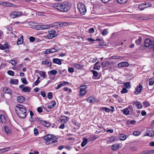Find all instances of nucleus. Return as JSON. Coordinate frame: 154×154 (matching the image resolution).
I'll list each match as a JSON object with an SVG mask.
<instances>
[{"mask_svg": "<svg viewBox=\"0 0 154 154\" xmlns=\"http://www.w3.org/2000/svg\"><path fill=\"white\" fill-rule=\"evenodd\" d=\"M143 106L146 107L149 106L150 105V104L147 101H144L143 103Z\"/></svg>", "mask_w": 154, "mask_h": 154, "instance_id": "nucleus-32", "label": "nucleus"}, {"mask_svg": "<svg viewBox=\"0 0 154 154\" xmlns=\"http://www.w3.org/2000/svg\"><path fill=\"white\" fill-rule=\"evenodd\" d=\"M78 8L80 13L84 15L86 13V8L85 5L81 3H79L77 5Z\"/></svg>", "mask_w": 154, "mask_h": 154, "instance_id": "nucleus-3", "label": "nucleus"}, {"mask_svg": "<svg viewBox=\"0 0 154 154\" xmlns=\"http://www.w3.org/2000/svg\"><path fill=\"white\" fill-rule=\"evenodd\" d=\"M48 97L50 99H51L52 98V94L51 92H50L48 93Z\"/></svg>", "mask_w": 154, "mask_h": 154, "instance_id": "nucleus-52", "label": "nucleus"}, {"mask_svg": "<svg viewBox=\"0 0 154 154\" xmlns=\"http://www.w3.org/2000/svg\"><path fill=\"white\" fill-rule=\"evenodd\" d=\"M147 5V3L146 2H144L143 3L141 4L140 5H139L138 6V8L140 10H143L145 8H146L149 7H150L152 6V5L150 4H148L147 5H149V6H146Z\"/></svg>", "mask_w": 154, "mask_h": 154, "instance_id": "nucleus-7", "label": "nucleus"}, {"mask_svg": "<svg viewBox=\"0 0 154 154\" xmlns=\"http://www.w3.org/2000/svg\"><path fill=\"white\" fill-rule=\"evenodd\" d=\"M34 134L35 135H38V129L36 128H35L34 129Z\"/></svg>", "mask_w": 154, "mask_h": 154, "instance_id": "nucleus-64", "label": "nucleus"}, {"mask_svg": "<svg viewBox=\"0 0 154 154\" xmlns=\"http://www.w3.org/2000/svg\"><path fill=\"white\" fill-rule=\"evenodd\" d=\"M68 71L69 72L72 73L74 72V69L73 68L70 67L68 68Z\"/></svg>", "mask_w": 154, "mask_h": 154, "instance_id": "nucleus-60", "label": "nucleus"}, {"mask_svg": "<svg viewBox=\"0 0 154 154\" xmlns=\"http://www.w3.org/2000/svg\"><path fill=\"white\" fill-rule=\"evenodd\" d=\"M124 85L125 87H126L128 89L130 88L131 87L130 83L129 82L124 83Z\"/></svg>", "mask_w": 154, "mask_h": 154, "instance_id": "nucleus-33", "label": "nucleus"}, {"mask_svg": "<svg viewBox=\"0 0 154 154\" xmlns=\"http://www.w3.org/2000/svg\"><path fill=\"white\" fill-rule=\"evenodd\" d=\"M53 61L54 63H56L59 65H60L61 63V60L58 58L53 59Z\"/></svg>", "mask_w": 154, "mask_h": 154, "instance_id": "nucleus-17", "label": "nucleus"}, {"mask_svg": "<svg viewBox=\"0 0 154 154\" xmlns=\"http://www.w3.org/2000/svg\"><path fill=\"white\" fill-rule=\"evenodd\" d=\"M127 91H128L126 88H122V90L121 91V92L122 94H124L126 93Z\"/></svg>", "mask_w": 154, "mask_h": 154, "instance_id": "nucleus-57", "label": "nucleus"}, {"mask_svg": "<svg viewBox=\"0 0 154 154\" xmlns=\"http://www.w3.org/2000/svg\"><path fill=\"white\" fill-rule=\"evenodd\" d=\"M60 27L66 26L67 25V23L66 22H60Z\"/></svg>", "mask_w": 154, "mask_h": 154, "instance_id": "nucleus-49", "label": "nucleus"}, {"mask_svg": "<svg viewBox=\"0 0 154 154\" xmlns=\"http://www.w3.org/2000/svg\"><path fill=\"white\" fill-rule=\"evenodd\" d=\"M51 26L48 25H42V29H49Z\"/></svg>", "mask_w": 154, "mask_h": 154, "instance_id": "nucleus-31", "label": "nucleus"}, {"mask_svg": "<svg viewBox=\"0 0 154 154\" xmlns=\"http://www.w3.org/2000/svg\"><path fill=\"white\" fill-rule=\"evenodd\" d=\"M42 124L43 125L47 127H49L50 125L49 122H47L45 121H43V122H42Z\"/></svg>", "mask_w": 154, "mask_h": 154, "instance_id": "nucleus-26", "label": "nucleus"}, {"mask_svg": "<svg viewBox=\"0 0 154 154\" xmlns=\"http://www.w3.org/2000/svg\"><path fill=\"white\" fill-rule=\"evenodd\" d=\"M141 132L140 131H134L133 132V134L135 136H138L140 134Z\"/></svg>", "mask_w": 154, "mask_h": 154, "instance_id": "nucleus-45", "label": "nucleus"}, {"mask_svg": "<svg viewBox=\"0 0 154 154\" xmlns=\"http://www.w3.org/2000/svg\"><path fill=\"white\" fill-rule=\"evenodd\" d=\"M128 0H116L117 2L120 4H123L126 3Z\"/></svg>", "mask_w": 154, "mask_h": 154, "instance_id": "nucleus-39", "label": "nucleus"}, {"mask_svg": "<svg viewBox=\"0 0 154 154\" xmlns=\"http://www.w3.org/2000/svg\"><path fill=\"white\" fill-rule=\"evenodd\" d=\"M25 100V98L22 96H19L17 98V101L20 103H23Z\"/></svg>", "mask_w": 154, "mask_h": 154, "instance_id": "nucleus-15", "label": "nucleus"}, {"mask_svg": "<svg viewBox=\"0 0 154 154\" xmlns=\"http://www.w3.org/2000/svg\"><path fill=\"white\" fill-rule=\"evenodd\" d=\"M92 72H93L94 76H97L98 75V72L97 71L94 70H92Z\"/></svg>", "mask_w": 154, "mask_h": 154, "instance_id": "nucleus-63", "label": "nucleus"}, {"mask_svg": "<svg viewBox=\"0 0 154 154\" xmlns=\"http://www.w3.org/2000/svg\"><path fill=\"white\" fill-rule=\"evenodd\" d=\"M21 14L22 13L20 11H14L10 14V17L11 18L14 19L19 17Z\"/></svg>", "mask_w": 154, "mask_h": 154, "instance_id": "nucleus-5", "label": "nucleus"}, {"mask_svg": "<svg viewBox=\"0 0 154 154\" xmlns=\"http://www.w3.org/2000/svg\"><path fill=\"white\" fill-rule=\"evenodd\" d=\"M142 42V38L140 36L139 37L138 39L135 41V43L137 45H141Z\"/></svg>", "mask_w": 154, "mask_h": 154, "instance_id": "nucleus-22", "label": "nucleus"}, {"mask_svg": "<svg viewBox=\"0 0 154 154\" xmlns=\"http://www.w3.org/2000/svg\"><path fill=\"white\" fill-rule=\"evenodd\" d=\"M6 121V119L4 116L1 115L0 116V122L2 123H5Z\"/></svg>", "mask_w": 154, "mask_h": 154, "instance_id": "nucleus-12", "label": "nucleus"}, {"mask_svg": "<svg viewBox=\"0 0 154 154\" xmlns=\"http://www.w3.org/2000/svg\"><path fill=\"white\" fill-rule=\"evenodd\" d=\"M109 63L108 61H104L103 63H102L101 65L104 68L106 67H108L109 66Z\"/></svg>", "mask_w": 154, "mask_h": 154, "instance_id": "nucleus-20", "label": "nucleus"}, {"mask_svg": "<svg viewBox=\"0 0 154 154\" xmlns=\"http://www.w3.org/2000/svg\"><path fill=\"white\" fill-rule=\"evenodd\" d=\"M46 72L44 71H40L39 72L40 75L42 77H45L46 75Z\"/></svg>", "mask_w": 154, "mask_h": 154, "instance_id": "nucleus-43", "label": "nucleus"}, {"mask_svg": "<svg viewBox=\"0 0 154 154\" xmlns=\"http://www.w3.org/2000/svg\"><path fill=\"white\" fill-rule=\"evenodd\" d=\"M143 89V87L142 85H139L137 86L135 89L134 93L135 94H138L140 93Z\"/></svg>", "mask_w": 154, "mask_h": 154, "instance_id": "nucleus-10", "label": "nucleus"}, {"mask_svg": "<svg viewBox=\"0 0 154 154\" xmlns=\"http://www.w3.org/2000/svg\"><path fill=\"white\" fill-rule=\"evenodd\" d=\"M16 5L11 3L9 2H6V7H15Z\"/></svg>", "mask_w": 154, "mask_h": 154, "instance_id": "nucleus-35", "label": "nucleus"}, {"mask_svg": "<svg viewBox=\"0 0 154 154\" xmlns=\"http://www.w3.org/2000/svg\"><path fill=\"white\" fill-rule=\"evenodd\" d=\"M133 103H134L136 105H137L138 108L139 109L141 108L142 106L141 103H140L138 102H134Z\"/></svg>", "mask_w": 154, "mask_h": 154, "instance_id": "nucleus-30", "label": "nucleus"}, {"mask_svg": "<svg viewBox=\"0 0 154 154\" xmlns=\"http://www.w3.org/2000/svg\"><path fill=\"white\" fill-rule=\"evenodd\" d=\"M3 91L6 93L11 94V90L9 88H5L3 89Z\"/></svg>", "mask_w": 154, "mask_h": 154, "instance_id": "nucleus-38", "label": "nucleus"}, {"mask_svg": "<svg viewBox=\"0 0 154 154\" xmlns=\"http://www.w3.org/2000/svg\"><path fill=\"white\" fill-rule=\"evenodd\" d=\"M8 74L9 75L13 76L14 75V72L11 70H9L7 72Z\"/></svg>", "mask_w": 154, "mask_h": 154, "instance_id": "nucleus-53", "label": "nucleus"}, {"mask_svg": "<svg viewBox=\"0 0 154 154\" xmlns=\"http://www.w3.org/2000/svg\"><path fill=\"white\" fill-rule=\"evenodd\" d=\"M108 33V30L107 29H104L102 32L101 34L103 35H105Z\"/></svg>", "mask_w": 154, "mask_h": 154, "instance_id": "nucleus-40", "label": "nucleus"}, {"mask_svg": "<svg viewBox=\"0 0 154 154\" xmlns=\"http://www.w3.org/2000/svg\"><path fill=\"white\" fill-rule=\"evenodd\" d=\"M130 149L131 150L135 151L137 149V148L135 146H131L130 147Z\"/></svg>", "mask_w": 154, "mask_h": 154, "instance_id": "nucleus-62", "label": "nucleus"}, {"mask_svg": "<svg viewBox=\"0 0 154 154\" xmlns=\"http://www.w3.org/2000/svg\"><path fill=\"white\" fill-rule=\"evenodd\" d=\"M38 112L39 113H41L42 112V108L41 107H39L37 109Z\"/></svg>", "mask_w": 154, "mask_h": 154, "instance_id": "nucleus-55", "label": "nucleus"}, {"mask_svg": "<svg viewBox=\"0 0 154 154\" xmlns=\"http://www.w3.org/2000/svg\"><path fill=\"white\" fill-rule=\"evenodd\" d=\"M50 49L51 53L57 52L59 50V49L58 48H57V47L56 46H54V48H53Z\"/></svg>", "mask_w": 154, "mask_h": 154, "instance_id": "nucleus-36", "label": "nucleus"}, {"mask_svg": "<svg viewBox=\"0 0 154 154\" xmlns=\"http://www.w3.org/2000/svg\"><path fill=\"white\" fill-rule=\"evenodd\" d=\"M48 32V34H51L52 35H54V37L55 36V34L56 33V31L55 30H49Z\"/></svg>", "mask_w": 154, "mask_h": 154, "instance_id": "nucleus-34", "label": "nucleus"}, {"mask_svg": "<svg viewBox=\"0 0 154 154\" xmlns=\"http://www.w3.org/2000/svg\"><path fill=\"white\" fill-rule=\"evenodd\" d=\"M5 49L8 48L9 45L7 42H5L3 45Z\"/></svg>", "mask_w": 154, "mask_h": 154, "instance_id": "nucleus-61", "label": "nucleus"}, {"mask_svg": "<svg viewBox=\"0 0 154 154\" xmlns=\"http://www.w3.org/2000/svg\"><path fill=\"white\" fill-rule=\"evenodd\" d=\"M101 109L107 112H109L110 110L109 108L106 107H102Z\"/></svg>", "mask_w": 154, "mask_h": 154, "instance_id": "nucleus-54", "label": "nucleus"}, {"mask_svg": "<svg viewBox=\"0 0 154 154\" xmlns=\"http://www.w3.org/2000/svg\"><path fill=\"white\" fill-rule=\"evenodd\" d=\"M46 38L50 39L53 38L54 37V35H52L51 34H48V35H45V36Z\"/></svg>", "mask_w": 154, "mask_h": 154, "instance_id": "nucleus-47", "label": "nucleus"}, {"mask_svg": "<svg viewBox=\"0 0 154 154\" xmlns=\"http://www.w3.org/2000/svg\"><path fill=\"white\" fill-rule=\"evenodd\" d=\"M9 63H11L12 66H16L17 64V63L16 61L13 60H10L9 61Z\"/></svg>", "mask_w": 154, "mask_h": 154, "instance_id": "nucleus-46", "label": "nucleus"}, {"mask_svg": "<svg viewBox=\"0 0 154 154\" xmlns=\"http://www.w3.org/2000/svg\"><path fill=\"white\" fill-rule=\"evenodd\" d=\"M153 44V42H152L151 39L149 38L146 39L145 41L144 45L146 47H149L151 45H152Z\"/></svg>", "mask_w": 154, "mask_h": 154, "instance_id": "nucleus-8", "label": "nucleus"}, {"mask_svg": "<svg viewBox=\"0 0 154 154\" xmlns=\"http://www.w3.org/2000/svg\"><path fill=\"white\" fill-rule=\"evenodd\" d=\"M150 153V150H146L137 154H149Z\"/></svg>", "mask_w": 154, "mask_h": 154, "instance_id": "nucleus-44", "label": "nucleus"}, {"mask_svg": "<svg viewBox=\"0 0 154 154\" xmlns=\"http://www.w3.org/2000/svg\"><path fill=\"white\" fill-rule=\"evenodd\" d=\"M124 114L125 115H128L129 114V111L128 108H125L124 109L123 111Z\"/></svg>", "mask_w": 154, "mask_h": 154, "instance_id": "nucleus-41", "label": "nucleus"}, {"mask_svg": "<svg viewBox=\"0 0 154 154\" xmlns=\"http://www.w3.org/2000/svg\"><path fill=\"white\" fill-rule=\"evenodd\" d=\"M146 135L149 137L154 136V131H148L146 133Z\"/></svg>", "mask_w": 154, "mask_h": 154, "instance_id": "nucleus-14", "label": "nucleus"}, {"mask_svg": "<svg viewBox=\"0 0 154 154\" xmlns=\"http://www.w3.org/2000/svg\"><path fill=\"white\" fill-rule=\"evenodd\" d=\"M56 104V103L55 101H52L50 104V105L48 106V107L49 109L52 108L55 106Z\"/></svg>", "mask_w": 154, "mask_h": 154, "instance_id": "nucleus-21", "label": "nucleus"}, {"mask_svg": "<svg viewBox=\"0 0 154 154\" xmlns=\"http://www.w3.org/2000/svg\"><path fill=\"white\" fill-rule=\"evenodd\" d=\"M100 68V66L98 65H94L93 69H94L99 70Z\"/></svg>", "mask_w": 154, "mask_h": 154, "instance_id": "nucleus-56", "label": "nucleus"}, {"mask_svg": "<svg viewBox=\"0 0 154 154\" xmlns=\"http://www.w3.org/2000/svg\"><path fill=\"white\" fill-rule=\"evenodd\" d=\"M11 148L10 147H7L3 149H0V152H4L7 151Z\"/></svg>", "mask_w": 154, "mask_h": 154, "instance_id": "nucleus-27", "label": "nucleus"}, {"mask_svg": "<svg viewBox=\"0 0 154 154\" xmlns=\"http://www.w3.org/2000/svg\"><path fill=\"white\" fill-rule=\"evenodd\" d=\"M120 139L121 140H124L126 138V136L124 134H121L120 135Z\"/></svg>", "mask_w": 154, "mask_h": 154, "instance_id": "nucleus-29", "label": "nucleus"}, {"mask_svg": "<svg viewBox=\"0 0 154 154\" xmlns=\"http://www.w3.org/2000/svg\"><path fill=\"white\" fill-rule=\"evenodd\" d=\"M60 84L56 88V89L57 90L59 89L60 88L63 87V86L66 85L67 84V82H60Z\"/></svg>", "mask_w": 154, "mask_h": 154, "instance_id": "nucleus-13", "label": "nucleus"}, {"mask_svg": "<svg viewBox=\"0 0 154 154\" xmlns=\"http://www.w3.org/2000/svg\"><path fill=\"white\" fill-rule=\"evenodd\" d=\"M73 66L75 67L76 69H81L82 68V66L80 64H77L76 63H74L73 64Z\"/></svg>", "mask_w": 154, "mask_h": 154, "instance_id": "nucleus-37", "label": "nucleus"}, {"mask_svg": "<svg viewBox=\"0 0 154 154\" xmlns=\"http://www.w3.org/2000/svg\"><path fill=\"white\" fill-rule=\"evenodd\" d=\"M31 90V88L28 86L24 87L22 89V91L24 92H29Z\"/></svg>", "mask_w": 154, "mask_h": 154, "instance_id": "nucleus-19", "label": "nucleus"}, {"mask_svg": "<svg viewBox=\"0 0 154 154\" xmlns=\"http://www.w3.org/2000/svg\"><path fill=\"white\" fill-rule=\"evenodd\" d=\"M67 118L65 116H63L61 117L59 120V122L60 124H64L66 123L67 122Z\"/></svg>", "mask_w": 154, "mask_h": 154, "instance_id": "nucleus-9", "label": "nucleus"}, {"mask_svg": "<svg viewBox=\"0 0 154 154\" xmlns=\"http://www.w3.org/2000/svg\"><path fill=\"white\" fill-rule=\"evenodd\" d=\"M51 27H55L56 28H59L60 27V22H56L54 23L53 25V26H51Z\"/></svg>", "mask_w": 154, "mask_h": 154, "instance_id": "nucleus-28", "label": "nucleus"}, {"mask_svg": "<svg viewBox=\"0 0 154 154\" xmlns=\"http://www.w3.org/2000/svg\"><path fill=\"white\" fill-rule=\"evenodd\" d=\"M154 82V79L152 78L149 80V85L151 86L153 85Z\"/></svg>", "mask_w": 154, "mask_h": 154, "instance_id": "nucleus-42", "label": "nucleus"}, {"mask_svg": "<svg viewBox=\"0 0 154 154\" xmlns=\"http://www.w3.org/2000/svg\"><path fill=\"white\" fill-rule=\"evenodd\" d=\"M23 36L21 35L20 38H19L17 41V45H20L23 42Z\"/></svg>", "mask_w": 154, "mask_h": 154, "instance_id": "nucleus-18", "label": "nucleus"}, {"mask_svg": "<svg viewBox=\"0 0 154 154\" xmlns=\"http://www.w3.org/2000/svg\"><path fill=\"white\" fill-rule=\"evenodd\" d=\"M18 79H11L10 80V83L12 84L17 85L18 84Z\"/></svg>", "mask_w": 154, "mask_h": 154, "instance_id": "nucleus-25", "label": "nucleus"}, {"mask_svg": "<svg viewBox=\"0 0 154 154\" xmlns=\"http://www.w3.org/2000/svg\"><path fill=\"white\" fill-rule=\"evenodd\" d=\"M22 82L23 84H27L28 82H26V80L25 78H22L21 79Z\"/></svg>", "mask_w": 154, "mask_h": 154, "instance_id": "nucleus-51", "label": "nucleus"}, {"mask_svg": "<svg viewBox=\"0 0 154 154\" xmlns=\"http://www.w3.org/2000/svg\"><path fill=\"white\" fill-rule=\"evenodd\" d=\"M5 131L7 134H8L10 133V130L8 129V128L7 127H5Z\"/></svg>", "mask_w": 154, "mask_h": 154, "instance_id": "nucleus-59", "label": "nucleus"}, {"mask_svg": "<svg viewBox=\"0 0 154 154\" xmlns=\"http://www.w3.org/2000/svg\"><path fill=\"white\" fill-rule=\"evenodd\" d=\"M15 110L18 116L21 118H24L26 116V110L23 105L17 104L15 108Z\"/></svg>", "mask_w": 154, "mask_h": 154, "instance_id": "nucleus-1", "label": "nucleus"}, {"mask_svg": "<svg viewBox=\"0 0 154 154\" xmlns=\"http://www.w3.org/2000/svg\"><path fill=\"white\" fill-rule=\"evenodd\" d=\"M35 29L38 30H42V25H36L35 26Z\"/></svg>", "mask_w": 154, "mask_h": 154, "instance_id": "nucleus-50", "label": "nucleus"}, {"mask_svg": "<svg viewBox=\"0 0 154 154\" xmlns=\"http://www.w3.org/2000/svg\"><path fill=\"white\" fill-rule=\"evenodd\" d=\"M119 146L118 144H114L112 146V149L114 151L117 150L119 148Z\"/></svg>", "mask_w": 154, "mask_h": 154, "instance_id": "nucleus-23", "label": "nucleus"}, {"mask_svg": "<svg viewBox=\"0 0 154 154\" xmlns=\"http://www.w3.org/2000/svg\"><path fill=\"white\" fill-rule=\"evenodd\" d=\"M43 139L44 140H46L47 141H48L49 143L50 144L55 143L56 141V140H54L53 136L50 134H47L44 136Z\"/></svg>", "mask_w": 154, "mask_h": 154, "instance_id": "nucleus-4", "label": "nucleus"}, {"mask_svg": "<svg viewBox=\"0 0 154 154\" xmlns=\"http://www.w3.org/2000/svg\"><path fill=\"white\" fill-rule=\"evenodd\" d=\"M89 32L90 33H94V28H91L89 29Z\"/></svg>", "mask_w": 154, "mask_h": 154, "instance_id": "nucleus-58", "label": "nucleus"}, {"mask_svg": "<svg viewBox=\"0 0 154 154\" xmlns=\"http://www.w3.org/2000/svg\"><path fill=\"white\" fill-rule=\"evenodd\" d=\"M87 87L86 85H83L80 87V95L82 96L85 94L86 92V88Z\"/></svg>", "mask_w": 154, "mask_h": 154, "instance_id": "nucleus-6", "label": "nucleus"}, {"mask_svg": "<svg viewBox=\"0 0 154 154\" xmlns=\"http://www.w3.org/2000/svg\"><path fill=\"white\" fill-rule=\"evenodd\" d=\"M49 72L51 74L54 75H56L57 73V71L55 70H51Z\"/></svg>", "mask_w": 154, "mask_h": 154, "instance_id": "nucleus-48", "label": "nucleus"}, {"mask_svg": "<svg viewBox=\"0 0 154 154\" xmlns=\"http://www.w3.org/2000/svg\"><path fill=\"white\" fill-rule=\"evenodd\" d=\"M67 2H63L61 3H55L53 5V7L55 8L62 11H67Z\"/></svg>", "mask_w": 154, "mask_h": 154, "instance_id": "nucleus-2", "label": "nucleus"}, {"mask_svg": "<svg viewBox=\"0 0 154 154\" xmlns=\"http://www.w3.org/2000/svg\"><path fill=\"white\" fill-rule=\"evenodd\" d=\"M95 99L92 96H90L87 99V101L89 103H92L95 101Z\"/></svg>", "mask_w": 154, "mask_h": 154, "instance_id": "nucleus-16", "label": "nucleus"}, {"mask_svg": "<svg viewBox=\"0 0 154 154\" xmlns=\"http://www.w3.org/2000/svg\"><path fill=\"white\" fill-rule=\"evenodd\" d=\"M129 63L126 62H122L119 63L118 66L119 67H122L124 66L128 67L129 66Z\"/></svg>", "mask_w": 154, "mask_h": 154, "instance_id": "nucleus-11", "label": "nucleus"}, {"mask_svg": "<svg viewBox=\"0 0 154 154\" xmlns=\"http://www.w3.org/2000/svg\"><path fill=\"white\" fill-rule=\"evenodd\" d=\"M88 142V140L86 138H84L83 140V141L81 143V146L82 147H84L87 143Z\"/></svg>", "mask_w": 154, "mask_h": 154, "instance_id": "nucleus-24", "label": "nucleus"}]
</instances>
